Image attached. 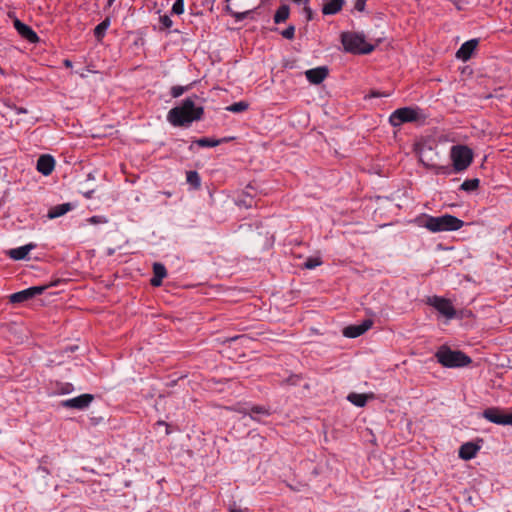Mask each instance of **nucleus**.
I'll return each instance as SVG.
<instances>
[{"label": "nucleus", "mask_w": 512, "mask_h": 512, "mask_svg": "<svg viewBox=\"0 0 512 512\" xmlns=\"http://www.w3.org/2000/svg\"><path fill=\"white\" fill-rule=\"evenodd\" d=\"M115 0H107V6H112Z\"/></svg>", "instance_id": "8fccbe9b"}, {"label": "nucleus", "mask_w": 512, "mask_h": 512, "mask_svg": "<svg viewBox=\"0 0 512 512\" xmlns=\"http://www.w3.org/2000/svg\"><path fill=\"white\" fill-rule=\"evenodd\" d=\"M289 14H290V8L288 5H281L277 10H276V13L274 15V22L276 24H279V23H282V22H285L288 17H289Z\"/></svg>", "instance_id": "bb28decb"}, {"label": "nucleus", "mask_w": 512, "mask_h": 512, "mask_svg": "<svg viewBox=\"0 0 512 512\" xmlns=\"http://www.w3.org/2000/svg\"><path fill=\"white\" fill-rule=\"evenodd\" d=\"M281 35L288 40H292L295 36V26L289 25L286 29L281 32Z\"/></svg>", "instance_id": "4c0bfd02"}, {"label": "nucleus", "mask_w": 512, "mask_h": 512, "mask_svg": "<svg viewBox=\"0 0 512 512\" xmlns=\"http://www.w3.org/2000/svg\"><path fill=\"white\" fill-rule=\"evenodd\" d=\"M184 12V0H176L172 6V13L180 15Z\"/></svg>", "instance_id": "e433bc0d"}, {"label": "nucleus", "mask_w": 512, "mask_h": 512, "mask_svg": "<svg viewBox=\"0 0 512 512\" xmlns=\"http://www.w3.org/2000/svg\"><path fill=\"white\" fill-rule=\"evenodd\" d=\"M428 304L433 306L440 314L447 319H453L456 316V310L452 302L439 296H433L428 299Z\"/></svg>", "instance_id": "6e6552de"}, {"label": "nucleus", "mask_w": 512, "mask_h": 512, "mask_svg": "<svg viewBox=\"0 0 512 512\" xmlns=\"http://www.w3.org/2000/svg\"><path fill=\"white\" fill-rule=\"evenodd\" d=\"M186 181L190 184L194 189H199L201 186V178L197 171H188L186 173Z\"/></svg>", "instance_id": "c85d7f7f"}, {"label": "nucleus", "mask_w": 512, "mask_h": 512, "mask_svg": "<svg viewBox=\"0 0 512 512\" xmlns=\"http://www.w3.org/2000/svg\"><path fill=\"white\" fill-rule=\"evenodd\" d=\"M229 512H249V509L248 508L242 509L240 507L233 505L229 508Z\"/></svg>", "instance_id": "37998d69"}, {"label": "nucleus", "mask_w": 512, "mask_h": 512, "mask_svg": "<svg viewBox=\"0 0 512 512\" xmlns=\"http://www.w3.org/2000/svg\"><path fill=\"white\" fill-rule=\"evenodd\" d=\"M26 112H27L26 109H23V108L19 109V113H26Z\"/></svg>", "instance_id": "3c124183"}, {"label": "nucleus", "mask_w": 512, "mask_h": 512, "mask_svg": "<svg viewBox=\"0 0 512 512\" xmlns=\"http://www.w3.org/2000/svg\"><path fill=\"white\" fill-rule=\"evenodd\" d=\"M250 418L254 421L261 422L262 417H268L271 415V411L266 406L253 405L250 406Z\"/></svg>", "instance_id": "412c9836"}, {"label": "nucleus", "mask_w": 512, "mask_h": 512, "mask_svg": "<svg viewBox=\"0 0 512 512\" xmlns=\"http://www.w3.org/2000/svg\"><path fill=\"white\" fill-rule=\"evenodd\" d=\"M167 276L166 267L159 262L153 264V277L150 280V284L153 287H159L162 284L163 279Z\"/></svg>", "instance_id": "dca6fc26"}, {"label": "nucleus", "mask_w": 512, "mask_h": 512, "mask_svg": "<svg viewBox=\"0 0 512 512\" xmlns=\"http://www.w3.org/2000/svg\"><path fill=\"white\" fill-rule=\"evenodd\" d=\"M346 0H326L322 5L323 15H335L339 13Z\"/></svg>", "instance_id": "f3484780"}, {"label": "nucleus", "mask_w": 512, "mask_h": 512, "mask_svg": "<svg viewBox=\"0 0 512 512\" xmlns=\"http://www.w3.org/2000/svg\"><path fill=\"white\" fill-rule=\"evenodd\" d=\"M341 43L346 52L357 55L369 54L375 49V45L366 41L364 34L356 32H343Z\"/></svg>", "instance_id": "7ed1b4c3"}, {"label": "nucleus", "mask_w": 512, "mask_h": 512, "mask_svg": "<svg viewBox=\"0 0 512 512\" xmlns=\"http://www.w3.org/2000/svg\"><path fill=\"white\" fill-rule=\"evenodd\" d=\"M238 412L243 414L244 416L248 415L250 417V413H251L250 406H245V407L239 408Z\"/></svg>", "instance_id": "c03bdc74"}, {"label": "nucleus", "mask_w": 512, "mask_h": 512, "mask_svg": "<svg viewBox=\"0 0 512 512\" xmlns=\"http://www.w3.org/2000/svg\"><path fill=\"white\" fill-rule=\"evenodd\" d=\"M478 43L479 40L476 38L464 42L456 52V58L464 62L468 61L472 57Z\"/></svg>", "instance_id": "f8f14e48"}, {"label": "nucleus", "mask_w": 512, "mask_h": 512, "mask_svg": "<svg viewBox=\"0 0 512 512\" xmlns=\"http://www.w3.org/2000/svg\"><path fill=\"white\" fill-rule=\"evenodd\" d=\"M479 184L480 180L478 178L467 179L460 185V189L466 192H472L479 187Z\"/></svg>", "instance_id": "c756f323"}, {"label": "nucleus", "mask_w": 512, "mask_h": 512, "mask_svg": "<svg viewBox=\"0 0 512 512\" xmlns=\"http://www.w3.org/2000/svg\"><path fill=\"white\" fill-rule=\"evenodd\" d=\"M193 95L184 99L180 105L169 110L167 121L174 127H189L194 121H200L204 115V108L196 106Z\"/></svg>", "instance_id": "f257e3e1"}, {"label": "nucleus", "mask_w": 512, "mask_h": 512, "mask_svg": "<svg viewBox=\"0 0 512 512\" xmlns=\"http://www.w3.org/2000/svg\"><path fill=\"white\" fill-rule=\"evenodd\" d=\"M437 361L447 368H459L469 365L471 358L460 350H451L447 346H441L435 354Z\"/></svg>", "instance_id": "20e7f679"}, {"label": "nucleus", "mask_w": 512, "mask_h": 512, "mask_svg": "<svg viewBox=\"0 0 512 512\" xmlns=\"http://www.w3.org/2000/svg\"><path fill=\"white\" fill-rule=\"evenodd\" d=\"M216 0H194L193 8L196 10L195 14H202V10L213 11V6Z\"/></svg>", "instance_id": "b1692460"}, {"label": "nucleus", "mask_w": 512, "mask_h": 512, "mask_svg": "<svg viewBox=\"0 0 512 512\" xmlns=\"http://www.w3.org/2000/svg\"><path fill=\"white\" fill-rule=\"evenodd\" d=\"M418 110L412 107H402L396 109L389 116V123L393 127H399L404 123L415 122L418 120Z\"/></svg>", "instance_id": "423d86ee"}, {"label": "nucleus", "mask_w": 512, "mask_h": 512, "mask_svg": "<svg viewBox=\"0 0 512 512\" xmlns=\"http://www.w3.org/2000/svg\"><path fill=\"white\" fill-rule=\"evenodd\" d=\"M36 247L37 245L31 242L24 246L10 249L9 251H7V255L9 256V258L16 261L24 260L28 258L29 252L35 249Z\"/></svg>", "instance_id": "2eb2a0df"}, {"label": "nucleus", "mask_w": 512, "mask_h": 512, "mask_svg": "<svg viewBox=\"0 0 512 512\" xmlns=\"http://www.w3.org/2000/svg\"><path fill=\"white\" fill-rule=\"evenodd\" d=\"M421 163L428 169H431L436 175H450L452 173L453 167L451 168L449 165H436L425 162L422 158L420 159Z\"/></svg>", "instance_id": "4be33fe9"}, {"label": "nucleus", "mask_w": 512, "mask_h": 512, "mask_svg": "<svg viewBox=\"0 0 512 512\" xmlns=\"http://www.w3.org/2000/svg\"><path fill=\"white\" fill-rule=\"evenodd\" d=\"M159 23V30L161 31L165 29H170L173 25V21L171 20L170 16L166 14L159 16Z\"/></svg>", "instance_id": "72a5a7b5"}, {"label": "nucleus", "mask_w": 512, "mask_h": 512, "mask_svg": "<svg viewBox=\"0 0 512 512\" xmlns=\"http://www.w3.org/2000/svg\"><path fill=\"white\" fill-rule=\"evenodd\" d=\"M72 208H73V206L71 203H63V204L56 205L49 209L47 217L49 219H55V218L61 217L64 214H66L67 212H69L70 210H72Z\"/></svg>", "instance_id": "aec40b11"}, {"label": "nucleus", "mask_w": 512, "mask_h": 512, "mask_svg": "<svg viewBox=\"0 0 512 512\" xmlns=\"http://www.w3.org/2000/svg\"><path fill=\"white\" fill-rule=\"evenodd\" d=\"M454 172L466 170L473 161V151L465 145H454L450 150Z\"/></svg>", "instance_id": "39448f33"}, {"label": "nucleus", "mask_w": 512, "mask_h": 512, "mask_svg": "<svg viewBox=\"0 0 512 512\" xmlns=\"http://www.w3.org/2000/svg\"><path fill=\"white\" fill-rule=\"evenodd\" d=\"M373 325L371 319H365L360 324L349 325L342 331L343 335L347 338H357L368 331Z\"/></svg>", "instance_id": "9d476101"}, {"label": "nucleus", "mask_w": 512, "mask_h": 512, "mask_svg": "<svg viewBox=\"0 0 512 512\" xmlns=\"http://www.w3.org/2000/svg\"><path fill=\"white\" fill-rule=\"evenodd\" d=\"M230 1L231 0H226V5H225V11L230 14L232 17L235 18L236 21H242L244 20L245 18L248 17V15L252 12V10H247V11H243V12H236L234 11L231 6H230Z\"/></svg>", "instance_id": "cd10ccee"}, {"label": "nucleus", "mask_w": 512, "mask_h": 512, "mask_svg": "<svg viewBox=\"0 0 512 512\" xmlns=\"http://www.w3.org/2000/svg\"><path fill=\"white\" fill-rule=\"evenodd\" d=\"M329 74L326 66H319L305 71V76L311 84L318 85L322 83Z\"/></svg>", "instance_id": "ddd939ff"}, {"label": "nucleus", "mask_w": 512, "mask_h": 512, "mask_svg": "<svg viewBox=\"0 0 512 512\" xmlns=\"http://www.w3.org/2000/svg\"><path fill=\"white\" fill-rule=\"evenodd\" d=\"M14 27L18 34L26 39L30 43H37L39 42V36L37 33L28 25L21 22L19 19L14 20Z\"/></svg>", "instance_id": "9b49d317"}, {"label": "nucleus", "mask_w": 512, "mask_h": 512, "mask_svg": "<svg viewBox=\"0 0 512 512\" xmlns=\"http://www.w3.org/2000/svg\"><path fill=\"white\" fill-rule=\"evenodd\" d=\"M367 0H356L354 8L359 12H363L366 7Z\"/></svg>", "instance_id": "58836bf2"}, {"label": "nucleus", "mask_w": 512, "mask_h": 512, "mask_svg": "<svg viewBox=\"0 0 512 512\" xmlns=\"http://www.w3.org/2000/svg\"><path fill=\"white\" fill-rule=\"evenodd\" d=\"M111 24L110 18L106 17L94 28V36L98 41H101L106 34L107 29Z\"/></svg>", "instance_id": "393cba45"}, {"label": "nucleus", "mask_w": 512, "mask_h": 512, "mask_svg": "<svg viewBox=\"0 0 512 512\" xmlns=\"http://www.w3.org/2000/svg\"><path fill=\"white\" fill-rule=\"evenodd\" d=\"M72 391H73V385L70 383H65L61 387V393H63V394H68V393H71Z\"/></svg>", "instance_id": "a19ab883"}, {"label": "nucleus", "mask_w": 512, "mask_h": 512, "mask_svg": "<svg viewBox=\"0 0 512 512\" xmlns=\"http://www.w3.org/2000/svg\"><path fill=\"white\" fill-rule=\"evenodd\" d=\"M55 167V160L49 154L41 155L37 160L36 168L38 172L44 176H48L52 173Z\"/></svg>", "instance_id": "4468645a"}, {"label": "nucleus", "mask_w": 512, "mask_h": 512, "mask_svg": "<svg viewBox=\"0 0 512 512\" xmlns=\"http://www.w3.org/2000/svg\"><path fill=\"white\" fill-rule=\"evenodd\" d=\"M32 299L29 291L27 289L21 290L19 292L13 293L9 296V302L12 304H19L25 301Z\"/></svg>", "instance_id": "a878e982"}, {"label": "nucleus", "mask_w": 512, "mask_h": 512, "mask_svg": "<svg viewBox=\"0 0 512 512\" xmlns=\"http://www.w3.org/2000/svg\"><path fill=\"white\" fill-rule=\"evenodd\" d=\"M303 11L305 13V16H306V19L307 21H311L313 19V11L312 9L309 7V5H306L303 7Z\"/></svg>", "instance_id": "ea45409f"}, {"label": "nucleus", "mask_w": 512, "mask_h": 512, "mask_svg": "<svg viewBox=\"0 0 512 512\" xmlns=\"http://www.w3.org/2000/svg\"><path fill=\"white\" fill-rule=\"evenodd\" d=\"M249 104L246 101H239L226 107V110L233 113H241L248 109Z\"/></svg>", "instance_id": "7c9ffc66"}, {"label": "nucleus", "mask_w": 512, "mask_h": 512, "mask_svg": "<svg viewBox=\"0 0 512 512\" xmlns=\"http://www.w3.org/2000/svg\"><path fill=\"white\" fill-rule=\"evenodd\" d=\"M371 96H372V97H380V96H381V94H380V93H378V92H372Z\"/></svg>", "instance_id": "09e8293b"}, {"label": "nucleus", "mask_w": 512, "mask_h": 512, "mask_svg": "<svg viewBox=\"0 0 512 512\" xmlns=\"http://www.w3.org/2000/svg\"><path fill=\"white\" fill-rule=\"evenodd\" d=\"M420 227H424L432 233L457 231L464 226V221L451 214L431 216L423 214L416 219Z\"/></svg>", "instance_id": "f03ea898"}, {"label": "nucleus", "mask_w": 512, "mask_h": 512, "mask_svg": "<svg viewBox=\"0 0 512 512\" xmlns=\"http://www.w3.org/2000/svg\"><path fill=\"white\" fill-rule=\"evenodd\" d=\"M322 264L320 258L310 257L304 262V267L307 269H314Z\"/></svg>", "instance_id": "f704fd0d"}, {"label": "nucleus", "mask_w": 512, "mask_h": 512, "mask_svg": "<svg viewBox=\"0 0 512 512\" xmlns=\"http://www.w3.org/2000/svg\"><path fill=\"white\" fill-rule=\"evenodd\" d=\"M49 286L43 285V286H32L27 288V291H29L31 297H35L37 295L42 294Z\"/></svg>", "instance_id": "c9c22d12"}, {"label": "nucleus", "mask_w": 512, "mask_h": 512, "mask_svg": "<svg viewBox=\"0 0 512 512\" xmlns=\"http://www.w3.org/2000/svg\"><path fill=\"white\" fill-rule=\"evenodd\" d=\"M252 190H253L252 186L248 185L245 188V190L243 191L242 196L249 197V198H251V197L254 198V196H253V194L251 192Z\"/></svg>", "instance_id": "79ce46f5"}, {"label": "nucleus", "mask_w": 512, "mask_h": 512, "mask_svg": "<svg viewBox=\"0 0 512 512\" xmlns=\"http://www.w3.org/2000/svg\"><path fill=\"white\" fill-rule=\"evenodd\" d=\"M482 417L487 421L504 426H512V412L505 413L499 407H489L482 412Z\"/></svg>", "instance_id": "0eeeda50"}, {"label": "nucleus", "mask_w": 512, "mask_h": 512, "mask_svg": "<svg viewBox=\"0 0 512 512\" xmlns=\"http://www.w3.org/2000/svg\"><path fill=\"white\" fill-rule=\"evenodd\" d=\"M480 450V446L473 442H466L460 446L459 457L464 460L473 459L477 452Z\"/></svg>", "instance_id": "a211bd4d"}, {"label": "nucleus", "mask_w": 512, "mask_h": 512, "mask_svg": "<svg viewBox=\"0 0 512 512\" xmlns=\"http://www.w3.org/2000/svg\"><path fill=\"white\" fill-rule=\"evenodd\" d=\"M372 397L373 395L368 396L367 394L352 392L347 396V400L357 407H364L367 403L368 398Z\"/></svg>", "instance_id": "5701e85b"}, {"label": "nucleus", "mask_w": 512, "mask_h": 512, "mask_svg": "<svg viewBox=\"0 0 512 512\" xmlns=\"http://www.w3.org/2000/svg\"><path fill=\"white\" fill-rule=\"evenodd\" d=\"M90 222L92 223H98V217L97 216H93L89 219Z\"/></svg>", "instance_id": "de8ad7c7"}, {"label": "nucleus", "mask_w": 512, "mask_h": 512, "mask_svg": "<svg viewBox=\"0 0 512 512\" xmlns=\"http://www.w3.org/2000/svg\"><path fill=\"white\" fill-rule=\"evenodd\" d=\"M294 3H296L297 5H303V6H306L309 4V0H293Z\"/></svg>", "instance_id": "a18cd8bd"}, {"label": "nucleus", "mask_w": 512, "mask_h": 512, "mask_svg": "<svg viewBox=\"0 0 512 512\" xmlns=\"http://www.w3.org/2000/svg\"><path fill=\"white\" fill-rule=\"evenodd\" d=\"M225 141H227L226 138L213 139V138L203 137V138L194 140L193 143L190 145L189 149L192 150L194 145H198L199 147H203V148H206V147L212 148V147H216V146L220 145L221 143H223Z\"/></svg>", "instance_id": "6ab92c4d"}, {"label": "nucleus", "mask_w": 512, "mask_h": 512, "mask_svg": "<svg viewBox=\"0 0 512 512\" xmlns=\"http://www.w3.org/2000/svg\"><path fill=\"white\" fill-rule=\"evenodd\" d=\"M191 86H192V84H189V85H186V86H180V85L172 86L171 89H170V95L173 98H178L181 95H183L185 92L190 90Z\"/></svg>", "instance_id": "2f4dec72"}, {"label": "nucleus", "mask_w": 512, "mask_h": 512, "mask_svg": "<svg viewBox=\"0 0 512 512\" xmlns=\"http://www.w3.org/2000/svg\"><path fill=\"white\" fill-rule=\"evenodd\" d=\"M63 64H64V66H65V67H67V68H71V67H72V61H71V60H69V59H65V60L63 61Z\"/></svg>", "instance_id": "49530a36"}, {"label": "nucleus", "mask_w": 512, "mask_h": 512, "mask_svg": "<svg viewBox=\"0 0 512 512\" xmlns=\"http://www.w3.org/2000/svg\"><path fill=\"white\" fill-rule=\"evenodd\" d=\"M236 204L240 207H244L246 209H249V208H252L253 206L256 205V203L254 202V199L251 197H245V196H242V197H239L236 201Z\"/></svg>", "instance_id": "473e14b6"}, {"label": "nucleus", "mask_w": 512, "mask_h": 512, "mask_svg": "<svg viewBox=\"0 0 512 512\" xmlns=\"http://www.w3.org/2000/svg\"><path fill=\"white\" fill-rule=\"evenodd\" d=\"M93 400L94 395L85 393L77 397L62 401L61 406L70 409L84 410L90 406Z\"/></svg>", "instance_id": "1a4fd4ad"}]
</instances>
